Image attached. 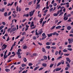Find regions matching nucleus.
Returning <instances> with one entry per match:
<instances>
[{
    "mask_svg": "<svg viewBox=\"0 0 73 73\" xmlns=\"http://www.w3.org/2000/svg\"><path fill=\"white\" fill-rule=\"evenodd\" d=\"M59 35V34L58 33H57L56 32H54L52 33H51L50 34H47V36L48 37H51L52 36V35L54 36V35H56V36H58Z\"/></svg>",
    "mask_w": 73,
    "mask_h": 73,
    "instance_id": "nucleus-1",
    "label": "nucleus"
},
{
    "mask_svg": "<svg viewBox=\"0 0 73 73\" xmlns=\"http://www.w3.org/2000/svg\"><path fill=\"white\" fill-rule=\"evenodd\" d=\"M7 45H5V44L3 45L2 47V50H3L4 49H5L7 47Z\"/></svg>",
    "mask_w": 73,
    "mask_h": 73,
    "instance_id": "nucleus-2",
    "label": "nucleus"
},
{
    "mask_svg": "<svg viewBox=\"0 0 73 73\" xmlns=\"http://www.w3.org/2000/svg\"><path fill=\"white\" fill-rule=\"evenodd\" d=\"M66 13H64V18L63 19L64 20V21H66V20H68V17H66Z\"/></svg>",
    "mask_w": 73,
    "mask_h": 73,
    "instance_id": "nucleus-3",
    "label": "nucleus"
},
{
    "mask_svg": "<svg viewBox=\"0 0 73 73\" xmlns=\"http://www.w3.org/2000/svg\"><path fill=\"white\" fill-rule=\"evenodd\" d=\"M42 36H44L42 38V40H44V39H45L46 37V36L45 35V33H43L42 35Z\"/></svg>",
    "mask_w": 73,
    "mask_h": 73,
    "instance_id": "nucleus-4",
    "label": "nucleus"
},
{
    "mask_svg": "<svg viewBox=\"0 0 73 73\" xmlns=\"http://www.w3.org/2000/svg\"><path fill=\"white\" fill-rule=\"evenodd\" d=\"M59 14V11H58L57 13H55L53 14L54 16H57Z\"/></svg>",
    "mask_w": 73,
    "mask_h": 73,
    "instance_id": "nucleus-5",
    "label": "nucleus"
},
{
    "mask_svg": "<svg viewBox=\"0 0 73 73\" xmlns=\"http://www.w3.org/2000/svg\"><path fill=\"white\" fill-rule=\"evenodd\" d=\"M72 28V27H71V26H69L68 27H67V30H68V31H70V29H71Z\"/></svg>",
    "mask_w": 73,
    "mask_h": 73,
    "instance_id": "nucleus-6",
    "label": "nucleus"
},
{
    "mask_svg": "<svg viewBox=\"0 0 73 73\" xmlns=\"http://www.w3.org/2000/svg\"><path fill=\"white\" fill-rule=\"evenodd\" d=\"M66 59L67 61H68L69 63H70L71 62V60H70V59L69 58H66Z\"/></svg>",
    "mask_w": 73,
    "mask_h": 73,
    "instance_id": "nucleus-7",
    "label": "nucleus"
},
{
    "mask_svg": "<svg viewBox=\"0 0 73 73\" xmlns=\"http://www.w3.org/2000/svg\"><path fill=\"white\" fill-rule=\"evenodd\" d=\"M29 16L31 17L33 16V14L32 13V11H31L29 13Z\"/></svg>",
    "mask_w": 73,
    "mask_h": 73,
    "instance_id": "nucleus-8",
    "label": "nucleus"
},
{
    "mask_svg": "<svg viewBox=\"0 0 73 73\" xmlns=\"http://www.w3.org/2000/svg\"><path fill=\"white\" fill-rule=\"evenodd\" d=\"M14 3V2H12V3L11 4L9 3L7 5V6H11V5H13V4Z\"/></svg>",
    "mask_w": 73,
    "mask_h": 73,
    "instance_id": "nucleus-9",
    "label": "nucleus"
},
{
    "mask_svg": "<svg viewBox=\"0 0 73 73\" xmlns=\"http://www.w3.org/2000/svg\"><path fill=\"white\" fill-rule=\"evenodd\" d=\"M61 28V26H58L56 27V29H60Z\"/></svg>",
    "mask_w": 73,
    "mask_h": 73,
    "instance_id": "nucleus-10",
    "label": "nucleus"
},
{
    "mask_svg": "<svg viewBox=\"0 0 73 73\" xmlns=\"http://www.w3.org/2000/svg\"><path fill=\"white\" fill-rule=\"evenodd\" d=\"M25 38V37L24 36H23L22 38L20 40V41H21V42H22V41H23V40H24V39Z\"/></svg>",
    "mask_w": 73,
    "mask_h": 73,
    "instance_id": "nucleus-11",
    "label": "nucleus"
},
{
    "mask_svg": "<svg viewBox=\"0 0 73 73\" xmlns=\"http://www.w3.org/2000/svg\"><path fill=\"white\" fill-rule=\"evenodd\" d=\"M44 18H43L42 19V18H41L40 20H41V21H39V23H40V24H42V21H43V20H44Z\"/></svg>",
    "mask_w": 73,
    "mask_h": 73,
    "instance_id": "nucleus-12",
    "label": "nucleus"
},
{
    "mask_svg": "<svg viewBox=\"0 0 73 73\" xmlns=\"http://www.w3.org/2000/svg\"><path fill=\"white\" fill-rule=\"evenodd\" d=\"M4 10H5V8H2L1 10L2 12H4Z\"/></svg>",
    "mask_w": 73,
    "mask_h": 73,
    "instance_id": "nucleus-13",
    "label": "nucleus"
},
{
    "mask_svg": "<svg viewBox=\"0 0 73 73\" xmlns=\"http://www.w3.org/2000/svg\"><path fill=\"white\" fill-rule=\"evenodd\" d=\"M5 71L6 72H9V71H10V69H5Z\"/></svg>",
    "mask_w": 73,
    "mask_h": 73,
    "instance_id": "nucleus-14",
    "label": "nucleus"
},
{
    "mask_svg": "<svg viewBox=\"0 0 73 73\" xmlns=\"http://www.w3.org/2000/svg\"><path fill=\"white\" fill-rule=\"evenodd\" d=\"M7 57H8V55H4V59H5L6 58H7Z\"/></svg>",
    "mask_w": 73,
    "mask_h": 73,
    "instance_id": "nucleus-15",
    "label": "nucleus"
},
{
    "mask_svg": "<svg viewBox=\"0 0 73 73\" xmlns=\"http://www.w3.org/2000/svg\"><path fill=\"white\" fill-rule=\"evenodd\" d=\"M66 4H67V8H68L69 7V2H67L66 3Z\"/></svg>",
    "mask_w": 73,
    "mask_h": 73,
    "instance_id": "nucleus-16",
    "label": "nucleus"
},
{
    "mask_svg": "<svg viewBox=\"0 0 73 73\" xmlns=\"http://www.w3.org/2000/svg\"><path fill=\"white\" fill-rule=\"evenodd\" d=\"M61 69V68H58L56 70V71H59V70H60Z\"/></svg>",
    "mask_w": 73,
    "mask_h": 73,
    "instance_id": "nucleus-17",
    "label": "nucleus"
},
{
    "mask_svg": "<svg viewBox=\"0 0 73 73\" xmlns=\"http://www.w3.org/2000/svg\"><path fill=\"white\" fill-rule=\"evenodd\" d=\"M42 66L44 67H45V66H46V63H43L42 64Z\"/></svg>",
    "mask_w": 73,
    "mask_h": 73,
    "instance_id": "nucleus-18",
    "label": "nucleus"
},
{
    "mask_svg": "<svg viewBox=\"0 0 73 73\" xmlns=\"http://www.w3.org/2000/svg\"><path fill=\"white\" fill-rule=\"evenodd\" d=\"M38 68H39V66H38L35 67L34 69V70H35H35H37V69Z\"/></svg>",
    "mask_w": 73,
    "mask_h": 73,
    "instance_id": "nucleus-19",
    "label": "nucleus"
},
{
    "mask_svg": "<svg viewBox=\"0 0 73 73\" xmlns=\"http://www.w3.org/2000/svg\"><path fill=\"white\" fill-rule=\"evenodd\" d=\"M7 15H8V14L7 13V12H5L4 14V16H7Z\"/></svg>",
    "mask_w": 73,
    "mask_h": 73,
    "instance_id": "nucleus-20",
    "label": "nucleus"
},
{
    "mask_svg": "<svg viewBox=\"0 0 73 73\" xmlns=\"http://www.w3.org/2000/svg\"><path fill=\"white\" fill-rule=\"evenodd\" d=\"M27 48V46H25L23 47V49H26Z\"/></svg>",
    "mask_w": 73,
    "mask_h": 73,
    "instance_id": "nucleus-21",
    "label": "nucleus"
},
{
    "mask_svg": "<svg viewBox=\"0 0 73 73\" xmlns=\"http://www.w3.org/2000/svg\"><path fill=\"white\" fill-rule=\"evenodd\" d=\"M16 28H15L14 29H13L12 30V32H14V31H16Z\"/></svg>",
    "mask_w": 73,
    "mask_h": 73,
    "instance_id": "nucleus-22",
    "label": "nucleus"
},
{
    "mask_svg": "<svg viewBox=\"0 0 73 73\" xmlns=\"http://www.w3.org/2000/svg\"><path fill=\"white\" fill-rule=\"evenodd\" d=\"M37 1L38 2L36 3V5H37L38 4H39L40 2V1H41V0H37Z\"/></svg>",
    "mask_w": 73,
    "mask_h": 73,
    "instance_id": "nucleus-23",
    "label": "nucleus"
},
{
    "mask_svg": "<svg viewBox=\"0 0 73 73\" xmlns=\"http://www.w3.org/2000/svg\"><path fill=\"white\" fill-rule=\"evenodd\" d=\"M42 50L43 52H45V49L44 48H42Z\"/></svg>",
    "mask_w": 73,
    "mask_h": 73,
    "instance_id": "nucleus-24",
    "label": "nucleus"
},
{
    "mask_svg": "<svg viewBox=\"0 0 73 73\" xmlns=\"http://www.w3.org/2000/svg\"><path fill=\"white\" fill-rule=\"evenodd\" d=\"M40 8V4L38 5H36V9H37V8Z\"/></svg>",
    "mask_w": 73,
    "mask_h": 73,
    "instance_id": "nucleus-25",
    "label": "nucleus"
},
{
    "mask_svg": "<svg viewBox=\"0 0 73 73\" xmlns=\"http://www.w3.org/2000/svg\"><path fill=\"white\" fill-rule=\"evenodd\" d=\"M54 65V64H51L50 66V68H52V67H53V66Z\"/></svg>",
    "mask_w": 73,
    "mask_h": 73,
    "instance_id": "nucleus-26",
    "label": "nucleus"
},
{
    "mask_svg": "<svg viewBox=\"0 0 73 73\" xmlns=\"http://www.w3.org/2000/svg\"><path fill=\"white\" fill-rule=\"evenodd\" d=\"M58 54V52L57 51H56L55 53V55H56V56H57V55Z\"/></svg>",
    "mask_w": 73,
    "mask_h": 73,
    "instance_id": "nucleus-27",
    "label": "nucleus"
},
{
    "mask_svg": "<svg viewBox=\"0 0 73 73\" xmlns=\"http://www.w3.org/2000/svg\"><path fill=\"white\" fill-rule=\"evenodd\" d=\"M23 60L25 62H27V59L25 58H24V59H23Z\"/></svg>",
    "mask_w": 73,
    "mask_h": 73,
    "instance_id": "nucleus-28",
    "label": "nucleus"
},
{
    "mask_svg": "<svg viewBox=\"0 0 73 73\" xmlns=\"http://www.w3.org/2000/svg\"><path fill=\"white\" fill-rule=\"evenodd\" d=\"M4 26H1V27H0V31L1 30V29H3V28H4Z\"/></svg>",
    "mask_w": 73,
    "mask_h": 73,
    "instance_id": "nucleus-29",
    "label": "nucleus"
},
{
    "mask_svg": "<svg viewBox=\"0 0 73 73\" xmlns=\"http://www.w3.org/2000/svg\"><path fill=\"white\" fill-rule=\"evenodd\" d=\"M26 65H27L25 64H22L21 65L22 67H24L25 66H26Z\"/></svg>",
    "mask_w": 73,
    "mask_h": 73,
    "instance_id": "nucleus-30",
    "label": "nucleus"
},
{
    "mask_svg": "<svg viewBox=\"0 0 73 73\" xmlns=\"http://www.w3.org/2000/svg\"><path fill=\"white\" fill-rule=\"evenodd\" d=\"M23 16H25L26 17H28L29 16V14H25L23 15Z\"/></svg>",
    "mask_w": 73,
    "mask_h": 73,
    "instance_id": "nucleus-31",
    "label": "nucleus"
},
{
    "mask_svg": "<svg viewBox=\"0 0 73 73\" xmlns=\"http://www.w3.org/2000/svg\"><path fill=\"white\" fill-rule=\"evenodd\" d=\"M25 68H23L22 69V70H21V71H19V73H20L21 72H22V70H24Z\"/></svg>",
    "mask_w": 73,
    "mask_h": 73,
    "instance_id": "nucleus-32",
    "label": "nucleus"
},
{
    "mask_svg": "<svg viewBox=\"0 0 73 73\" xmlns=\"http://www.w3.org/2000/svg\"><path fill=\"white\" fill-rule=\"evenodd\" d=\"M73 42V39L72 40H71L70 41H69L68 43L69 44H70V43H72V42Z\"/></svg>",
    "mask_w": 73,
    "mask_h": 73,
    "instance_id": "nucleus-33",
    "label": "nucleus"
},
{
    "mask_svg": "<svg viewBox=\"0 0 73 73\" xmlns=\"http://www.w3.org/2000/svg\"><path fill=\"white\" fill-rule=\"evenodd\" d=\"M46 45H50V43L49 42H47L46 43Z\"/></svg>",
    "mask_w": 73,
    "mask_h": 73,
    "instance_id": "nucleus-34",
    "label": "nucleus"
},
{
    "mask_svg": "<svg viewBox=\"0 0 73 73\" xmlns=\"http://www.w3.org/2000/svg\"><path fill=\"white\" fill-rule=\"evenodd\" d=\"M67 50H69V51H72V49L70 48H68Z\"/></svg>",
    "mask_w": 73,
    "mask_h": 73,
    "instance_id": "nucleus-35",
    "label": "nucleus"
},
{
    "mask_svg": "<svg viewBox=\"0 0 73 73\" xmlns=\"http://www.w3.org/2000/svg\"><path fill=\"white\" fill-rule=\"evenodd\" d=\"M44 60H47V56H44Z\"/></svg>",
    "mask_w": 73,
    "mask_h": 73,
    "instance_id": "nucleus-36",
    "label": "nucleus"
},
{
    "mask_svg": "<svg viewBox=\"0 0 73 73\" xmlns=\"http://www.w3.org/2000/svg\"><path fill=\"white\" fill-rule=\"evenodd\" d=\"M34 26H35V25L34 24H31L30 27L31 28H32V27H34Z\"/></svg>",
    "mask_w": 73,
    "mask_h": 73,
    "instance_id": "nucleus-37",
    "label": "nucleus"
},
{
    "mask_svg": "<svg viewBox=\"0 0 73 73\" xmlns=\"http://www.w3.org/2000/svg\"><path fill=\"white\" fill-rule=\"evenodd\" d=\"M67 50L66 49H64L63 50V51L64 52H67Z\"/></svg>",
    "mask_w": 73,
    "mask_h": 73,
    "instance_id": "nucleus-38",
    "label": "nucleus"
},
{
    "mask_svg": "<svg viewBox=\"0 0 73 73\" xmlns=\"http://www.w3.org/2000/svg\"><path fill=\"white\" fill-rule=\"evenodd\" d=\"M44 69V68H41L39 69H38V70L39 71H40V70H42L43 69Z\"/></svg>",
    "mask_w": 73,
    "mask_h": 73,
    "instance_id": "nucleus-39",
    "label": "nucleus"
},
{
    "mask_svg": "<svg viewBox=\"0 0 73 73\" xmlns=\"http://www.w3.org/2000/svg\"><path fill=\"white\" fill-rule=\"evenodd\" d=\"M68 21L69 22H71L72 21H71V18H69V19L68 20Z\"/></svg>",
    "mask_w": 73,
    "mask_h": 73,
    "instance_id": "nucleus-40",
    "label": "nucleus"
},
{
    "mask_svg": "<svg viewBox=\"0 0 73 73\" xmlns=\"http://www.w3.org/2000/svg\"><path fill=\"white\" fill-rule=\"evenodd\" d=\"M46 48H47V49H50V46H46Z\"/></svg>",
    "mask_w": 73,
    "mask_h": 73,
    "instance_id": "nucleus-41",
    "label": "nucleus"
},
{
    "mask_svg": "<svg viewBox=\"0 0 73 73\" xmlns=\"http://www.w3.org/2000/svg\"><path fill=\"white\" fill-rule=\"evenodd\" d=\"M55 27H56V26H53V27H52L51 29V30H53V29H54V28H55Z\"/></svg>",
    "mask_w": 73,
    "mask_h": 73,
    "instance_id": "nucleus-42",
    "label": "nucleus"
},
{
    "mask_svg": "<svg viewBox=\"0 0 73 73\" xmlns=\"http://www.w3.org/2000/svg\"><path fill=\"white\" fill-rule=\"evenodd\" d=\"M62 58V56H60L58 58H57V60H60V59Z\"/></svg>",
    "mask_w": 73,
    "mask_h": 73,
    "instance_id": "nucleus-43",
    "label": "nucleus"
},
{
    "mask_svg": "<svg viewBox=\"0 0 73 73\" xmlns=\"http://www.w3.org/2000/svg\"><path fill=\"white\" fill-rule=\"evenodd\" d=\"M51 48H52V49H55L56 48V47L55 46H52Z\"/></svg>",
    "mask_w": 73,
    "mask_h": 73,
    "instance_id": "nucleus-44",
    "label": "nucleus"
},
{
    "mask_svg": "<svg viewBox=\"0 0 73 73\" xmlns=\"http://www.w3.org/2000/svg\"><path fill=\"white\" fill-rule=\"evenodd\" d=\"M20 54V52H19V51H18L17 52V54H18V55H19V54Z\"/></svg>",
    "mask_w": 73,
    "mask_h": 73,
    "instance_id": "nucleus-45",
    "label": "nucleus"
},
{
    "mask_svg": "<svg viewBox=\"0 0 73 73\" xmlns=\"http://www.w3.org/2000/svg\"><path fill=\"white\" fill-rule=\"evenodd\" d=\"M33 40H36V36H34L33 37Z\"/></svg>",
    "mask_w": 73,
    "mask_h": 73,
    "instance_id": "nucleus-46",
    "label": "nucleus"
},
{
    "mask_svg": "<svg viewBox=\"0 0 73 73\" xmlns=\"http://www.w3.org/2000/svg\"><path fill=\"white\" fill-rule=\"evenodd\" d=\"M32 4V1H31L29 3V5H31Z\"/></svg>",
    "mask_w": 73,
    "mask_h": 73,
    "instance_id": "nucleus-47",
    "label": "nucleus"
},
{
    "mask_svg": "<svg viewBox=\"0 0 73 73\" xmlns=\"http://www.w3.org/2000/svg\"><path fill=\"white\" fill-rule=\"evenodd\" d=\"M16 42H15L13 44V45L12 46H15V45H16Z\"/></svg>",
    "mask_w": 73,
    "mask_h": 73,
    "instance_id": "nucleus-48",
    "label": "nucleus"
},
{
    "mask_svg": "<svg viewBox=\"0 0 73 73\" xmlns=\"http://www.w3.org/2000/svg\"><path fill=\"white\" fill-rule=\"evenodd\" d=\"M33 64L32 63H29V66H32Z\"/></svg>",
    "mask_w": 73,
    "mask_h": 73,
    "instance_id": "nucleus-49",
    "label": "nucleus"
},
{
    "mask_svg": "<svg viewBox=\"0 0 73 73\" xmlns=\"http://www.w3.org/2000/svg\"><path fill=\"white\" fill-rule=\"evenodd\" d=\"M62 21H60V22H59L58 23H57V25H58L60 24H61V23Z\"/></svg>",
    "mask_w": 73,
    "mask_h": 73,
    "instance_id": "nucleus-50",
    "label": "nucleus"
},
{
    "mask_svg": "<svg viewBox=\"0 0 73 73\" xmlns=\"http://www.w3.org/2000/svg\"><path fill=\"white\" fill-rule=\"evenodd\" d=\"M53 5H54V7H56V6L57 5V3H54V4H53Z\"/></svg>",
    "mask_w": 73,
    "mask_h": 73,
    "instance_id": "nucleus-51",
    "label": "nucleus"
},
{
    "mask_svg": "<svg viewBox=\"0 0 73 73\" xmlns=\"http://www.w3.org/2000/svg\"><path fill=\"white\" fill-rule=\"evenodd\" d=\"M42 31L40 32L39 33H38V35H41V34H42Z\"/></svg>",
    "mask_w": 73,
    "mask_h": 73,
    "instance_id": "nucleus-52",
    "label": "nucleus"
},
{
    "mask_svg": "<svg viewBox=\"0 0 73 73\" xmlns=\"http://www.w3.org/2000/svg\"><path fill=\"white\" fill-rule=\"evenodd\" d=\"M67 66H68V68H70V65H69V64H68L66 65Z\"/></svg>",
    "mask_w": 73,
    "mask_h": 73,
    "instance_id": "nucleus-53",
    "label": "nucleus"
},
{
    "mask_svg": "<svg viewBox=\"0 0 73 73\" xmlns=\"http://www.w3.org/2000/svg\"><path fill=\"white\" fill-rule=\"evenodd\" d=\"M65 3H62L61 4H60V5L61 6H62V5H65Z\"/></svg>",
    "mask_w": 73,
    "mask_h": 73,
    "instance_id": "nucleus-54",
    "label": "nucleus"
},
{
    "mask_svg": "<svg viewBox=\"0 0 73 73\" xmlns=\"http://www.w3.org/2000/svg\"><path fill=\"white\" fill-rule=\"evenodd\" d=\"M18 10H19V12H20L21 10V8H20V7H19L18 8Z\"/></svg>",
    "mask_w": 73,
    "mask_h": 73,
    "instance_id": "nucleus-55",
    "label": "nucleus"
},
{
    "mask_svg": "<svg viewBox=\"0 0 73 73\" xmlns=\"http://www.w3.org/2000/svg\"><path fill=\"white\" fill-rule=\"evenodd\" d=\"M11 11H10V12H9L8 13V16H9V15H11Z\"/></svg>",
    "mask_w": 73,
    "mask_h": 73,
    "instance_id": "nucleus-56",
    "label": "nucleus"
},
{
    "mask_svg": "<svg viewBox=\"0 0 73 73\" xmlns=\"http://www.w3.org/2000/svg\"><path fill=\"white\" fill-rule=\"evenodd\" d=\"M64 56H69V54H64Z\"/></svg>",
    "mask_w": 73,
    "mask_h": 73,
    "instance_id": "nucleus-57",
    "label": "nucleus"
},
{
    "mask_svg": "<svg viewBox=\"0 0 73 73\" xmlns=\"http://www.w3.org/2000/svg\"><path fill=\"white\" fill-rule=\"evenodd\" d=\"M21 49H20V48L18 50V52H21Z\"/></svg>",
    "mask_w": 73,
    "mask_h": 73,
    "instance_id": "nucleus-58",
    "label": "nucleus"
},
{
    "mask_svg": "<svg viewBox=\"0 0 73 73\" xmlns=\"http://www.w3.org/2000/svg\"><path fill=\"white\" fill-rule=\"evenodd\" d=\"M61 50H59V54H60V55L61 54Z\"/></svg>",
    "mask_w": 73,
    "mask_h": 73,
    "instance_id": "nucleus-59",
    "label": "nucleus"
},
{
    "mask_svg": "<svg viewBox=\"0 0 73 73\" xmlns=\"http://www.w3.org/2000/svg\"><path fill=\"white\" fill-rule=\"evenodd\" d=\"M46 21H43L42 23V24H45L46 23Z\"/></svg>",
    "mask_w": 73,
    "mask_h": 73,
    "instance_id": "nucleus-60",
    "label": "nucleus"
},
{
    "mask_svg": "<svg viewBox=\"0 0 73 73\" xmlns=\"http://www.w3.org/2000/svg\"><path fill=\"white\" fill-rule=\"evenodd\" d=\"M25 34V32H24L22 33V36H23V35H24Z\"/></svg>",
    "mask_w": 73,
    "mask_h": 73,
    "instance_id": "nucleus-61",
    "label": "nucleus"
},
{
    "mask_svg": "<svg viewBox=\"0 0 73 73\" xmlns=\"http://www.w3.org/2000/svg\"><path fill=\"white\" fill-rule=\"evenodd\" d=\"M29 10V8H26L25 9V11H27Z\"/></svg>",
    "mask_w": 73,
    "mask_h": 73,
    "instance_id": "nucleus-62",
    "label": "nucleus"
},
{
    "mask_svg": "<svg viewBox=\"0 0 73 73\" xmlns=\"http://www.w3.org/2000/svg\"><path fill=\"white\" fill-rule=\"evenodd\" d=\"M67 47L68 48H71V45H68L67 46Z\"/></svg>",
    "mask_w": 73,
    "mask_h": 73,
    "instance_id": "nucleus-63",
    "label": "nucleus"
},
{
    "mask_svg": "<svg viewBox=\"0 0 73 73\" xmlns=\"http://www.w3.org/2000/svg\"><path fill=\"white\" fill-rule=\"evenodd\" d=\"M2 24H3V25H5V23L4 22H2Z\"/></svg>",
    "mask_w": 73,
    "mask_h": 73,
    "instance_id": "nucleus-64",
    "label": "nucleus"
}]
</instances>
